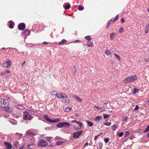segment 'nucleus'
Listing matches in <instances>:
<instances>
[{
    "label": "nucleus",
    "mask_w": 149,
    "mask_h": 149,
    "mask_svg": "<svg viewBox=\"0 0 149 149\" xmlns=\"http://www.w3.org/2000/svg\"><path fill=\"white\" fill-rule=\"evenodd\" d=\"M138 77L136 75H133L126 78L123 82L124 84L130 83L137 79Z\"/></svg>",
    "instance_id": "1"
},
{
    "label": "nucleus",
    "mask_w": 149,
    "mask_h": 149,
    "mask_svg": "<svg viewBox=\"0 0 149 149\" xmlns=\"http://www.w3.org/2000/svg\"><path fill=\"white\" fill-rule=\"evenodd\" d=\"M9 102L8 100L1 98L0 99V107L6 108L9 106Z\"/></svg>",
    "instance_id": "2"
},
{
    "label": "nucleus",
    "mask_w": 149,
    "mask_h": 149,
    "mask_svg": "<svg viewBox=\"0 0 149 149\" xmlns=\"http://www.w3.org/2000/svg\"><path fill=\"white\" fill-rule=\"evenodd\" d=\"M55 95L60 99H63L65 98H67L68 97V96L66 94L63 93H56Z\"/></svg>",
    "instance_id": "3"
},
{
    "label": "nucleus",
    "mask_w": 149,
    "mask_h": 149,
    "mask_svg": "<svg viewBox=\"0 0 149 149\" xmlns=\"http://www.w3.org/2000/svg\"><path fill=\"white\" fill-rule=\"evenodd\" d=\"M32 116L29 114L27 112H24L23 115V119L25 120H30L32 119Z\"/></svg>",
    "instance_id": "4"
},
{
    "label": "nucleus",
    "mask_w": 149,
    "mask_h": 149,
    "mask_svg": "<svg viewBox=\"0 0 149 149\" xmlns=\"http://www.w3.org/2000/svg\"><path fill=\"white\" fill-rule=\"evenodd\" d=\"M11 61L9 60H7L6 61L3 63V67L5 68H8L11 66Z\"/></svg>",
    "instance_id": "5"
},
{
    "label": "nucleus",
    "mask_w": 149,
    "mask_h": 149,
    "mask_svg": "<svg viewBox=\"0 0 149 149\" xmlns=\"http://www.w3.org/2000/svg\"><path fill=\"white\" fill-rule=\"evenodd\" d=\"M82 133V131L81 130L73 133V135L74 138H76L79 137V136L81 135Z\"/></svg>",
    "instance_id": "6"
},
{
    "label": "nucleus",
    "mask_w": 149,
    "mask_h": 149,
    "mask_svg": "<svg viewBox=\"0 0 149 149\" xmlns=\"http://www.w3.org/2000/svg\"><path fill=\"white\" fill-rule=\"evenodd\" d=\"M47 145V143L46 141L43 140H41L39 141L38 145L41 147L46 146Z\"/></svg>",
    "instance_id": "7"
},
{
    "label": "nucleus",
    "mask_w": 149,
    "mask_h": 149,
    "mask_svg": "<svg viewBox=\"0 0 149 149\" xmlns=\"http://www.w3.org/2000/svg\"><path fill=\"white\" fill-rule=\"evenodd\" d=\"M19 30H23L25 28V25L23 23H20L17 26Z\"/></svg>",
    "instance_id": "8"
},
{
    "label": "nucleus",
    "mask_w": 149,
    "mask_h": 149,
    "mask_svg": "<svg viewBox=\"0 0 149 149\" xmlns=\"http://www.w3.org/2000/svg\"><path fill=\"white\" fill-rule=\"evenodd\" d=\"M4 144L5 145L7 149H11L12 148L11 144L9 143L4 142Z\"/></svg>",
    "instance_id": "9"
},
{
    "label": "nucleus",
    "mask_w": 149,
    "mask_h": 149,
    "mask_svg": "<svg viewBox=\"0 0 149 149\" xmlns=\"http://www.w3.org/2000/svg\"><path fill=\"white\" fill-rule=\"evenodd\" d=\"M26 135H29L31 137L32 136H33L35 135V133H33L31 130H29L28 131H27L26 133Z\"/></svg>",
    "instance_id": "10"
},
{
    "label": "nucleus",
    "mask_w": 149,
    "mask_h": 149,
    "mask_svg": "<svg viewBox=\"0 0 149 149\" xmlns=\"http://www.w3.org/2000/svg\"><path fill=\"white\" fill-rule=\"evenodd\" d=\"M3 108L4 109V110L5 111L9 113H11L12 111V109L10 107H9L8 106L6 108Z\"/></svg>",
    "instance_id": "11"
},
{
    "label": "nucleus",
    "mask_w": 149,
    "mask_h": 149,
    "mask_svg": "<svg viewBox=\"0 0 149 149\" xmlns=\"http://www.w3.org/2000/svg\"><path fill=\"white\" fill-rule=\"evenodd\" d=\"M16 137L17 139H21L22 136V134L19 133H16L15 134Z\"/></svg>",
    "instance_id": "12"
},
{
    "label": "nucleus",
    "mask_w": 149,
    "mask_h": 149,
    "mask_svg": "<svg viewBox=\"0 0 149 149\" xmlns=\"http://www.w3.org/2000/svg\"><path fill=\"white\" fill-rule=\"evenodd\" d=\"M62 123L63 127H69L70 126V124L67 122H63Z\"/></svg>",
    "instance_id": "13"
},
{
    "label": "nucleus",
    "mask_w": 149,
    "mask_h": 149,
    "mask_svg": "<svg viewBox=\"0 0 149 149\" xmlns=\"http://www.w3.org/2000/svg\"><path fill=\"white\" fill-rule=\"evenodd\" d=\"M44 117L48 122H50L51 121V119L49 118V116L47 115H44Z\"/></svg>",
    "instance_id": "14"
},
{
    "label": "nucleus",
    "mask_w": 149,
    "mask_h": 149,
    "mask_svg": "<svg viewBox=\"0 0 149 149\" xmlns=\"http://www.w3.org/2000/svg\"><path fill=\"white\" fill-rule=\"evenodd\" d=\"M102 119V117L101 116H98L95 117V121H98Z\"/></svg>",
    "instance_id": "15"
},
{
    "label": "nucleus",
    "mask_w": 149,
    "mask_h": 149,
    "mask_svg": "<svg viewBox=\"0 0 149 149\" xmlns=\"http://www.w3.org/2000/svg\"><path fill=\"white\" fill-rule=\"evenodd\" d=\"M67 40L65 39H63L61 41L59 42L58 44L60 45H63L67 42Z\"/></svg>",
    "instance_id": "16"
},
{
    "label": "nucleus",
    "mask_w": 149,
    "mask_h": 149,
    "mask_svg": "<svg viewBox=\"0 0 149 149\" xmlns=\"http://www.w3.org/2000/svg\"><path fill=\"white\" fill-rule=\"evenodd\" d=\"M86 44L87 46L89 47H93V43L91 41H88Z\"/></svg>",
    "instance_id": "17"
},
{
    "label": "nucleus",
    "mask_w": 149,
    "mask_h": 149,
    "mask_svg": "<svg viewBox=\"0 0 149 149\" xmlns=\"http://www.w3.org/2000/svg\"><path fill=\"white\" fill-rule=\"evenodd\" d=\"M31 31L29 30H26L23 32V34H25L27 35H29Z\"/></svg>",
    "instance_id": "18"
},
{
    "label": "nucleus",
    "mask_w": 149,
    "mask_h": 149,
    "mask_svg": "<svg viewBox=\"0 0 149 149\" xmlns=\"http://www.w3.org/2000/svg\"><path fill=\"white\" fill-rule=\"evenodd\" d=\"M60 119L58 118H56V119L54 120L51 119V121L50 122L51 123H57V122H59L60 121Z\"/></svg>",
    "instance_id": "19"
},
{
    "label": "nucleus",
    "mask_w": 149,
    "mask_h": 149,
    "mask_svg": "<svg viewBox=\"0 0 149 149\" xmlns=\"http://www.w3.org/2000/svg\"><path fill=\"white\" fill-rule=\"evenodd\" d=\"M27 146H28V148L29 149H33L34 147V144L33 143L31 144H28Z\"/></svg>",
    "instance_id": "20"
},
{
    "label": "nucleus",
    "mask_w": 149,
    "mask_h": 149,
    "mask_svg": "<svg viewBox=\"0 0 149 149\" xmlns=\"http://www.w3.org/2000/svg\"><path fill=\"white\" fill-rule=\"evenodd\" d=\"M116 34L115 33H111L110 34V38L111 40L113 39V37H114Z\"/></svg>",
    "instance_id": "21"
},
{
    "label": "nucleus",
    "mask_w": 149,
    "mask_h": 149,
    "mask_svg": "<svg viewBox=\"0 0 149 149\" xmlns=\"http://www.w3.org/2000/svg\"><path fill=\"white\" fill-rule=\"evenodd\" d=\"M86 122H87L88 125L89 127H92L93 125V123L89 120H87L86 121Z\"/></svg>",
    "instance_id": "22"
},
{
    "label": "nucleus",
    "mask_w": 149,
    "mask_h": 149,
    "mask_svg": "<svg viewBox=\"0 0 149 149\" xmlns=\"http://www.w3.org/2000/svg\"><path fill=\"white\" fill-rule=\"evenodd\" d=\"M16 107L18 109H23L24 107L21 104L17 105L16 106Z\"/></svg>",
    "instance_id": "23"
},
{
    "label": "nucleus",
    "mask_w": 149,
    "mask_h": 149,
    "mask_svg": "<svg viewBox=\"0 0 149 149\" xmlns=\"http://www.w3.org/2000/svg\"><path fill=\"white\" fill-rule=\"evenodd\" d=\"M78 9L79 10H82L84 9V7L82 5H79L78 6Z\"/></svg>",
    "instance_id": "24"
},
{
    "label": "nucleus",
    "mask_w": 149,
    "mask_h": 149,
    "mask_svg": "<svg viewBox=\"0 0 149 149\" xmlns=\"http://www.w3.org/2000/svg\"><path fill=\"white\" fill-rule=\"evenodd\" d=\"M76 123L79 125L80 127V129H81L82 126H83V125L82 123L80 122H77Z\"/></svg>",
    "instance_id": "25"
},
{
    "label": "nucleus",
    "mask_w": 149,
    "mask_h": 149,
    "mask_svg": "<svg viewBox=\"0 0 149 149\" xmlns=\"http://www.w3.org/2000/svg\"><path fill=\"white\" fill-rule=\"evenodd\" d=\"M85 38L88 41L91 40L92 39V38L89 35L85 37Z\"/></svg>",
    "instance_id": "26"
},
{
    "label": "nucleus",
    "mask_w": 149,
    "mask_h": 149,
    "mask_svg": "<svg viewBox=\"0 0 149 149\" xmlns=\"http://www.w3.org/2000/svg\"><path fill=\"white\" fill-rule=\"evenodd\" d=\"M139 89L135 88H134V89L133 91V93L134 94H135L136 93L138 92H139Z\"/></svg>",
    "instance_id": "27"
},
{
    "label": "nucleus",
    "mask_w": 149,
    "mask_h": 149,
    "mask_svg": "<svg viewBox=\"0 0 149 149\" xmlns=\"http://www.w3.org/2000/svg\"><path fill=\"white\" fill-rule=\"evenodd\" d=\"M70 4H67L66 5H65L64 8L65 9H68L70 8Z\"/></svg>",
    "instance_id": "28"
},
{
    "label": "nucleus",
    "mask_w": 149,
    "mask_h": 149,
    "mask_svg": "<svg viewBox=\"0 0 149 149\" xmlns=\"http://www.w3.org/2000/svg\"><path fill=\"white\" fill-rule=\"evenodd\" d=\"M46 139L49 141L50 142H52V137H46Z\"/></svg>",
    "instance_id": "29"
},
{
    "label": "nucleus",
    "mask_w": 149,
    "mask_h": 149,
    "mask_svg": "<svg viewBox=\"0 0 149 149\" xmlns=\"http://www.w3.org/2000/svg\"><path fill=\"white\" fill-rule=\"evenodd\" d=\"M102 143H100L98 144L97 146V149H101L102 146Z\"/></svg>",
    "instance_id": "30"
},
{
    "label": "nucleus",
    "mask_w": 149,
    "mask_h": 149,
    "mask_svg": "<svg viewBox=\"0 0 149 149\" xmlns=\"http://www.w3.org/2000/svg\"><path fill=\"white\" fill-rule=\"evenodd\" d=\"M63 143L64 142L63 141H58L56 142V144L58 146H60L62 145Z\"/></svg>",
    "instance_id": "31"
},
{
    "label": "nucleus",
    "mask_w": 149,
    "mask_h": 149,
    "mask_svg": "<svg viewBox=\"0 0 149 149\" xmlns=\"http://www.w3.org/2000/svg\"><path fill=\"white\" fill-rule=\"evenodd\" d=\"M110 115H107L105 114H103V118L104 119H106L109 117Z\"/></svg>",
    "instance_id": "32"
},
{
    "label": "nucleus",
    "mask_w": 149,
    "mask_h": 149,
    "mask_svg": "<svg viewBox=\"0 0 149 149\" xmlns=\"http://www.w3.org/2000/svg\"><path fill=\"white\" fill-rule=\"evenodd\" d=\"M72 110V108L69 107H67L65 108V112H68Z\"/></svg>",
    "instance_id": "33"
},
{
    "label": "nucleus",
    "mask_w": 149,
    "mask_h": 149,
    "mask_svg": "<svg viewBox=\"0 0 149 149\" xmlns=\"http://www.w3.org/2000/svg\"><path fill=\"white\" fill-rule=\"evenodd\" d=\"M57 127L59 128L62 127H63V123H60L58 124H57Z\"/></svg>",
    "instance_id": "34"
},
{
    "label": "nucleus",
    "mask_w": 149,
    "mask_h": 149,
    "mask_svg": "<svg viewBox=\"0 0 149 149\" xmlns=\"http://www.w3.org/2000/svg\"><path fill=\"white\" fill-rule=\"evenodd\" d=\"M70 100H64V102L65 104H68L69 103Z\"/></svg>",
    "instance_id": "35"
},
{
    "label": "nucleus",
    "mask_w": 149,
    "mask_h": 149,
    "mask_svg": "<svg viewBox=\"0 0 149 149\" xmlns=\"http://www.w3.org/2000/svg\"><path fill=\"white\" fill-rule=\"evenodd\" d=\"M149 131V125L147 127L146 129L143 131V132L144 133L147 132Z\"/></svg>",
    "instance_id": "36"
},
{
    "label": "nucleus",
    "mask_w": 149,
    "mask_h": 149,
    "mask_svg": "<svg viewBox=\"0 0 149 149\" xmlns=\"http://www.w3.org/2000/svg\"><path fill=\"white\" fill-rule=\"evenodd\" d=\"M116 128L117 127L115 125H114L112 126V129L113 131H114Z\"/></svg>",
    "instance_id": "37"
},
{
    "label": "nucleus",
    "mask_w": 149,
    "mask_h": 149,
    "mask_svg": "<svg viewBox=\"0 0 149 149\" xmlns=\"http://www.w3.org/2000/svg\"><path fill=\"white\" fill-rule=\"evenodd\" d=\"M130 133V131H126L125 132V136L126 137L127 136L129 135Z\"/></svg>",
    "instance_id": "38"
},
{
    "label": "nucleus",
    "mask_w": 149,
    "mask_h": 149,
    "mask_svg": "<svg viewBox=\"0 0 149 149\" xmlns=\"http://www.w3.org/2000/svg\"><path fill=\"white\" fill-rule=\"evenodd\" d=\"M105 52L107 55H110L111 54V52L109 50H105Z\"/></svg>",
    "instance_id": "39"
},
{
    "label": "nucleus",
    "mask_w": 149,
    "mask_h": 149,
    "mask_svg": "<svg viewBox=\"0 0 149 149\" xmlns=\"http://www.w3.org/2000/svg\"><path fill=\"white\" fill-rule=\"evenodd\" d=\"M104 141L105 143H107L109 141V139L108 138H105L104 139Z\"/></svg>",
    "instance_id": "40"
},
{
    "label": "nucleus",
    "mask_w": 149,
    "mask_h": 149,
    "mask_svg": "<svg viewBox=\"0 0 149 149\" xmlns=\"http://www.w3.org/2000/svg\"><path fill=\"white\" fill-rule=\"evenodd\" d=\"M118 15H117L116 16H115L114 19H113V22H114L116 21L117 19H118Z\"/></svg>",
    "instance_id": "41"
},
{
    "label": "nucleus",
    "mask_w": 149,
    "mask_h": 149,
    "mask_svg": "<svg viewBox=\"0 0 149 149\" xmlns=\"http://www.w3.org/2000/svg\"><path fill=\"white\" fill-rule=\"evenodd\" d=\"M118 134L119 137H121L123 135V132L119 133H118Z\"/></svg>",
    "instance_id": "42"
},
{
    "label": "nucleus",
    "mask_w": 149,
    "mask_h": 149,
    "mask_svg": "<svg viewBox=\"0 0 149 149\" xmlns=\"http://www.w3.org/2000/svg\"><path fill=\"white\" fill-rule=\"evenodd\" d=\"M123 27H121L119 30V32L121 33L123 32Z\"/></svg>",
    "instance_id": "43"
},
{
    "label": "nucleus",
    "mask_w": 149,
    "mask_h": 149,
    "mask_svg": "<svg viewBox=\"0 0 149 149\" xmlns=\"http://www.w3.org/2000/svg\"><path fill=\"white\" fill-rule=\"evenodd\" d=\"M114 55L116 56V57H117V58H118V60H120V57L119 55H117L116 54H114Z\"/></svg>",
    "instance_id": "44"
},
{
    "label": "nucleus",
    "mask_w": 149,
    "mask_h": 149,
    "mask_svg": "<svg viewBox=\"0 0 149 149\" xmlns=\"http://www.w3.org/2000/svg\"><path fill=\"white\" fill-rule=\"evenodd\" d=\"M139 109V107L138 105H136L134 109V110H137Z\"/></svg>",
    "instance_id": "45"
},
{
    "label": "nucleus",
    "mask_w": 149,
    "mask_h": 149,
    "mask_svg": "<svg viewBox=\"0 0 149 149\" xmlns=\"http://www.w3.org/2000/svg\"><path fill=\"white\" fill-rule=\"evenodd\" d=\"M111 125V122H107L104 124V125L106 126H109Z\"/></svg>",
    "instance_id": "46"
},
{
    "label": "nucleus",
    "mask_w": 149,
    "mask_h": 149,
    "mask_svg": "<svg viewBox=\"0 0 149 149\" xmlns=\"http://www.w3.org/2000/svg\"><path fill=\"white\" fill-rule=\"evenodd\" d=\"M128 118L127 117H123L122 119L123 121H125Z\"/></svg>",
    "instance_id": "47"
},
{
    "label": "nucleus",
    "mask_w": 149,
    "mask_h": 149,
    "mask_svg": "<svg viewBox=\"0 0 149 149\" xmlns=\"http://www.w3.org/2000/svg\"><path fill=\"white\" fill-rule=\"evenodd\" d=\"M9 27L10 28L13 29L14 28L13 24H9Z\"/></svg>",
    "instance_id": "48"
},
{
    "label": "nucleus",
    "mask_w": 149,
    "mask_h": 149,
    "mask_svg": "<svg viewBox=\"0 0 149 149\" xmlns=\"http://www.w3.org/2000/svg\"><path fill=\"white\" fill-rule=\"evenodd\" d=\"M1 76L5 75L6 74V72L5 71H2L1 72Z\"/></svg>",
    "instance_id": "49"
},
{
    "label": "nucleus",
    "mask_w": 149,
    "mask_h": 149,
    "mask_svg": "<svg viewBox=\"0 0 149 149\" xmlns=\"http://www.w3.org/2000/svg\"><path fill=\"white\" fill-rule=\"evenodd\" d=\"M77 100L79 102H82V100L79 97L77 99Z\"/></svg>",
    "instance_id": "50"
},
{
    "label": "nucleus",
    "mask_w": 149,
    "mask_h": 149,
    "mask_svg": "<svg viewBox=\"0 0 149 149\" xmlns=\"http://www.w3.org/2000/svg\"><path fill=\"white\" fill-rule=\"evenodd\" d=\"M72 96L73 97L75 98L76 99L79 97L78 96L75 95H72Z\"/></svg>",
    "instance_id": "51"
},
{
    "label": "nucleus",
    "mask_w": 149,
    "mask_h": 149,
    "mask_svg": "<svg viewBox=\"0 0 149 149\" xmlns=\"http://www.w3.org/2000/svg\"><path fill=\"white\" fill-rule=\"evenodd\" d=\"M100 136V135H97L96 136H95L94 138V140L95 141H96L97 139V138H98V137L99 136Z\"/></svg>",
    "instance_id": "52"
},
{
    "label": "nucleus",
    "mask_w": 149,
    "mask_h": 149,
    "mask_svg": "<svg viewBox=\"0 0 149 149\" xmlns=\"http://www.w3.org/2000/svg\"><path fill=\"white\" fill-rule=\"evenodd\" d=\"M74 129L76 130H79L80 129V128H77V127L76 126H74Z\"/></svg>",
    "instance_id": "53"
},
{
    "label": "nucleus",
    "mask_w": 149,
    "mask_h": 149,
    "mask_svg": "<svg viewBox=\"0 0 149 149\" xmlns=\"http://www.w3.org/2000/svg\"><path fill=\"white\" fill-rule=\"evenodd\" d=\"M149 29L146 28L145 30V32L146 33H147L148 32V30Z\"/></svg>",
    "instance_id": "54"
},
{
    "label": "nucleus",
    "mask_w": 149,
    "mask_h": 149,
    "mask_svg": "<svg viewBox=\"0 0 149 149\" xmlns=\"http://www.w3.org/2000/svg\"><path fill=\"white\" fill-rule=\"evenodd\" d=\"M125 22V20L124 19L123 17L121 19V22H122V23H123Z\"/></svg>",
    "instance_id": "55"
},
{
    "label": "nucleus",
    "mask_w": 149,
    "mask_h": 149,
    "mask_svg": "<svg viewBox=\"0 0 149 149\" xmlns=\"http://www.w3.org/2000/svg\"><path fill=\"white\" fill-rule=\"evenodd\" d=\"M75 116H77V117H79L80 115V114L76 113L75 114Z\"/></svg>",
    "instance_id": "56"
},
{
    "label": "nucleus",
    "mask_w": 149,
    "mask_h": 149,
    "mask_svg": "<svg viewBox=\"0 0 149 149\" xmlns=\"http://www.w3.org/2000/svg\"><path fill=\"white\" fill-rule=\"evenodd\" d=\"M5 72H6V73H10V71L9 70H7Z\"/></svg>",
    "instance_id": "57"
},
{
    "label": "nucleus",
    "mask_w": 149,
    "mask_h": 149,
    "mask_svg": "<svg viewBox=\"0 0 149 149\" xmlns=\"http://www.w3.org/2000/svg\"><path fill=\"white\" fill-rule=\"evenodd\" d=\"M17 143H18V142H15V143L14 144V146L17 147Z\"/></svg>",
    "instance_id": "58"
},
{
    "label": "nucleus",
    "mask_w": 149,
    "mask_h": 149,
    "mask_svg": "<svg viewBox=\"0 0 149 149\" xmlns=\"http://www.w3.org/2000/svg\"><path fill=\"white\" fill-rule=\"evenodd\" d=\"M94 107L95 108H96L98 109H100V108L99 107L97 106H95Z\"/></svg>",
    "instance_id": "59"
},
{
    "label": "nucleus",
    "mask_w": 149,
    "mask_h": 149,
    "mask_svg": "<svg viewBox=\"0 0 149 149\" xmlns=\"http://www.w3.org/2000/svg\"><path fill=\"white\" fill-rule=\"evenodd\" d=\"M24 148V146L23 145V146H22V147H20L19 148V149H23Z\"/></svg>",
    "instance_id": "60"
},
{
    "label": "nucleus",
    "mask_w": 149,
    "mask_h": 149,
    "mask_svg": "<svg viewBox=\"0 0 149 149\" xmlns=\"http://www.w3.org/2000/svg\"><path fill=\"white\" fill-rule=\"evenodd\" d=\"M146 28L148 29H149V23L146 26Z\"/></svg>",
    "instance_id": "61"
},
{
    "label": "nucleus",
    "mask_w": 149,
    "mask_h": 149,
    "mask_svg": "<svg viewBox=\"0 0 149 149\" xmlns=\"http://www.w3.org/2000/svg\"><path fill=\"white\" fill-rule=\"evenodd\" d=\"M145 61H146V62H148L149 61V59L148 58L146 59H145Z\"/></svg>",
    "instance_id": "62"
},
{
    "label": "nucleus",
    "mask_w": 149,
    "mask_h": 149,
    "mask_svg": "<svg viewBox=\"0 0 149 149\" xmlns=\"http://www.w3.org/2000/svg\"><path fill=\"white\" fill-rule=\"evenodd\" d=\"M88 145V142H86V143L84 145L85 146H87Z\"/></svg>",
    "instance_id": "63"
},
{
    "label": "nucleus",
    "mask_w": 149,
    "mask_h": 149,
    "mask_svg": "<svg viewBox=\"0 0 149 149\" xmlns=\"http://www.w3.org/2000/svg\"><path fill=\"white\" fill-rule=\"evenodd\" d=\"M47 42H46V41H45V42H43V44H47Z\"/></svg>",
    "instance_id": "64"
}]
</instances>
